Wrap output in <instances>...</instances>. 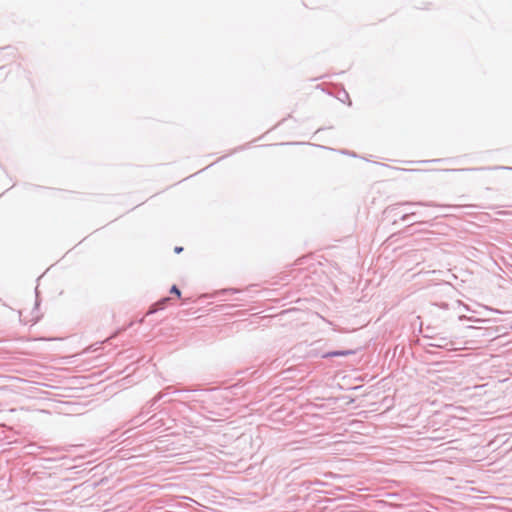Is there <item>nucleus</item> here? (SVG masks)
Masks as SVG:
<instances>
[{
  "label": "nucleus",
  "instance_id": "obj_1",
  "mask_svg": "<svg viewBox=\"0 0 512 512\" xmlns=\"http://www.w3.org/2000/svg\"><path fill=\"white\" fill-rule=\"evenodd\" d=\"M169 301V298H164L163 300L154 304L153 309L150 310V313L155 312L159 309H162L163 306Z\"/></svg>",
  "mask_w": 512,
  "mask_h": 512
},
{
  "label": "nucleus",
  "instance_id": "obj_2",
  "mask_svg": "<svg viewBox=\"0 0 512 512\" xmlns=\"http://www.w3.org/2000/svg\"><path fill=\"white\" fill-rule=\"evenodd\" d=\"M349 351H337V352H330L324 355V357H330V356H346L349 355Z\"/></svg>",
  "mask_w": 512,
  "mask_h": 512
},
{
  "label": "nucleus",
  "instance_id": "obj_3",
  "mask_svg": "<svg viewBox=\"0 0 512 512\" xmlns=\"http://www.w3.org/2000/svg\"><path fill=\"white\" fill-rule=\"evenodd\" d=\"M170 291H171V293L176 294L178 297H180V296H181V292H180V290H179L175 285H174V286H172V288H171V290H170Z\"/></svg>",
  "mask_w": 512,
  "mask_h": 512
},
{
  "label": "nucleus",
  "instance_id": "obj_4",
  "mask_svg": "<svg viewBox=\"0 0 512 512\" xmlns=\"http://www.w3.org/2000/svg\"><path fill=\"white\" fill-rule=\"evenodd\" d=\"M183 250L182 247H175L174 251L175 253H180Z\"/></svg>",
  "mask_w": 512,
  "mask_h": 512
},
{
  "label": "nucleus",
  "instance_id": "obj_5",
  "mask_svg": "<svg viewBox=\"0 0 512 512\" xmlns=\"http://www.w3.org/2000/svg\"><path fill=\"white\" fill-rule=\"evenodd\" d=\"M49 340H50V341L58 340V338H50Z\"/></svg>",
  "mask_w": 512,
  "mask_h": 512
}]
</instances>
